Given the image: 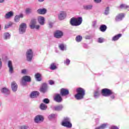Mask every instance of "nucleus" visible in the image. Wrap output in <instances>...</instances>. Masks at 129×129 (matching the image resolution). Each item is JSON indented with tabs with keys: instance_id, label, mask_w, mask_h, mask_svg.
I'll list each match as a JSON object with an SVG mask.
<instances>
[{
	"instance_id": "nucleus-1",
	"label": "nucleus",
	"mask_w": 129,
	"mask_h": 129,
	"mask_svg": "<svg viewBox=\"0 0 129 129\" xmlns=\"http://www.w3.org/2000/svg\"><path fill=\"white\" fill-rule=\"evenodd\" d=\"M101 94L102 96H104L105 97H109L110 96V99L111 100H113V99H115V96H116V94L112 91V90H110L107 88H104L101 90Z\"/></svg>"
},
{
	"instance_id": "nucleus-2",
	"label": "nucleus",
	"mask_w": 129,
	"mask_h": 129,
	"mask_svg": "<svg viewBox=\"0 0 129 129\" xmlns=\"http://www.w3.org/2000/svg\"><path fill=\"white\" fill-rule=\"evenodd\" d=\"M77 93L75 95V97L77 100H81L83 99L84 95H85V90L82 88H79L77 89Z\"/></svg>"
},
{
	"instance_id": "nucleus-3",
	"label": "nucleus",
	"mask_w": 129,
	"mask_h": 129,
	"mask_svg": "<svg viewBox=\"0 0 129 129\" xmlns=\"http://www.w3.org/2000/svg\"><path fill=\"white\" fill-rule=\"evenodd\" d=\"M61 125L68 127V128H71L72 127V123H71V120L69 117H64L61 121Z\"/></svg>"
},
{
	"instance_id": "nucleus-4",
	"label": "nucleus",
	"mask_w": 129,
	"mask_h": 129,
	"mask_svg": "<svg viewBox=\"0 0 129 129\" xmlns=\"http://www.w3.org/2000/svg\"><path fill=\"white\" fill-rule=\"evenodd\" d=\"M70 24L71 26L77 27V26H80L81 24H82V17H79L78 18H73L71 19Z\"/></svg>"
},
{
	"instance_id": "nucleus-5",
	"label": "nucleus",
	"mask_w": 129,
	"mask_h": 129,
	"mask_svg": "<svg viewBox=\"0 0 129 129\" xmlns=\"http://www.w3.org/2000/svg\"><path fill=\"white\" fill-rule=\"evenodd\" d=\"M27 60L28 62H31L34 56V51L32 49H28L26 52Z\"/></svg>"
},
{
	"instance_id": "nucleus-6",
	"label": "nucleus",
	"mask_w": 129,
	"mask_h": 129,
	"mask_svg": "<svg viewBox=\"0 0 129 129\" xmlns=\"http://www.w3.org/2000/svg\"><path fill=\"white\" fill-rule=\"evenodd\" d=\"M29 26L32 30H34V29H35L36 30H39L40 27V25H37V21H36V19L31 20Z\"/></svg>"
},
{
	"instance_id": "nucleus-7",
	"label": "nucleus",
	"mask_w": 129,
	"mask_h": 129,
	"mask_svg": "<svg viewBox=\"0 0 129 129\" xmlns=\"http://www.w3.org/2000/svg\"><path fill=\"white\" fill-rule=\"evenodd\" d=\"M27 30V24L25 23H21L19 26V32L20 35H23L26 33Z\"/></svg>"
},
{
	"instance_id": "nucleus-8",
	"label": "nucleus",
	"mask_w": 129,
	"mask_h": 129,
	"mask_svg": "<svg viewBox=\"0 0 129 129\" xmlns=\"http://www.w3.org/2000/svg\"><path fill=\"white\" fill-rule=\"evenodd\" d=\"M27 82H31V77L29 76H24L22 79L21 85L22 86H26Z\"/></svg>"
},
{
	"instance_id": "nucleus-9",
	"label": "nucleus",
	"mask_w": 129,
	"mask_h": 129,
	"mask_svg": "<svg viewBox=\"0 0 129 129\" xmlns=\"http://www.w3.org/2000/svg\"><path fill=\"white\" fill-rule=\"evenodd\" d=\"M44 121V117L42 115H37L34 118V122L35 123H41Z\"/></svg>"
},
{
	"instance_id": "nucleus-10",
	"label": "nucleus",
	"mask_w": 129,
	"mask_h": 129,
	"mask_svg": "<svg viewBox=\"0 0 129 129\" xmlns=\"http://www.w3.org/2000/svg\"><path fill=\"white\" fill-rule=\"evenodd\" d=\"M67 16V14L65 11H60L59 13L58 14V18L60 21H63V20H65L66 17Z\"/></svg>"
},
{
	"instance_id": "nucleus-11",
	"label": "nucleus",
	"mask_w": 129,
	"mask_h": 129,
	"mask_svg": "<svg viewBox=\"0 0 129 129\" xmlns=\"http://www.w3.org/2000/svg\"><path fill=\"white\" fill-rule=\"evenodd\" d=\"M54 100L56 101V102L60 103L63 101V98H62V97H61L60 94H56L54 97Z\"/></svg>"
},
{
	"instance_id": "nucleus-12",
	"label": "nucleus",
	"mask_w": 129,
	"mask_h": 129,
	"mask_svg": "<svg viewBox=\"0 0 129 129\" xmlns=\"http://www.w3.org/2000/svg\"><path fill=\"white\" fill-rule=\"evenodd\" d=\"M63 32L60 30H56L54 33V37L55 38H57V39L62 38V37H63Z\"/></svg>"
},
{
	"instance_id": "nucleus-13",
	"label": "nucleus",
	"mask_w": 129,
	"mask_h": 129,
	"mask_svg": "<svg viewBox=\"0 0 129 129\" xmlns=\"http://www.w3.org/2000/svg\"><path fill=\"white\" fill-rule=\"evenodd\" d=\"M8 67L9 68V72L11 74L14 73V67H13V62L11 60H9L8 62Z\"/></svg>"
},
{
	"instance_id": "nucleus-14",
	"label": "nucleus",
	"mask_w": 129,
	"mask_h": 129,
	"mask_svg": "<svg viewBox=\"0 0 129 129\" xmlns=\"http://www.w3.org/2000/svg\"><path fill=\"white\" fill-rule=\"evenodd\" d=\"M14 13L13 11H10L7 12L5 15V18L6 20H9V19H11V18H13L14 17Z\"/></svg>"
},
{
	"instance_id": "nucleus-15",
	"label": "nucleus",
	"mask_w": 129,
	"mask_h": 129,
	"mask_svg": "<svg viewBox=\"0 0 129 129\" xmlns=\"http://www.w3.org/2000/svg\"><path fill=\"white\" fill-rule=\"evenodd\" d=\"M69 94V90L67 89L62 88L60 90V95L61 96H66Z\"/></svg>"
},
{
	"instance_id": "nucleus-16",
	"label": "nucleus",
	"mask_w": 129,
	"mask_h": 129,
	"mask_svg": "<svg viewBox=\"0 0 129 129\" xmlns=\"http://www.w3.org/2000/svg\"><path fill=\"white\" fill-rule=\"evenodd\" d=\"M40 94V92L37 91H34L32 92L30 95V97L31 98H36V97H38Z\"/></svg>"
},
{
	"instance_id": "nucleus-17",
	"label": "nucleus",
	"mask_w": 129,
	"mask_h": 129,
	"mask_svg": "<svg viewBox=\"0 0 129 129\" xmlns=\"http://www.w3.org/2000/svg\"><path fill=\"white\" fill-rule=\"evenodd\" d=\"M11 88L13 92H17V90H18V84L16 82L14 81L11 83Z\"/></svg>"
},
{
	"instance_id": "nucleus-18",
	"label": "nucleus",
	"mask_w": 129,
	"mask_h": 129,
	"mask_svg": "<svg viewBox=\"0 0 129 129\" xmlns=\"http://www.w3.org/2000/svg\"><path fill=\"white\" fill-rule=\"evenodd\" d=\"M123 18H124V14L120 13L116 16L115 20L116 22H119V21H121Z\"/></svg>"
},
{
	"instance_id": "nucleus-19",
	"label": "nucleus",
	"mask_w": 129,
	"mask_h": 129,
	"mask_svg": "<svg viewBox=\"0 0 129 129\" xmlns=\"http://www.w3.org/2000/svg\"><path fill=\"white\" fill-rule=\"evenodd\" d=\"M40 92H42V93H45L46 91H47V84H43L40 88Z\"/></svg>"
},
{
	"instance_id": "nucleus-20",
	"label": "nucleus",
	"mask_w": 129,
	"mask_h": 129,
	"mask_svg": "<svg viewBox=\"0 0 129 129\" xmlns=\"http://www.w3.org/2000/svg\"><path fill=\"white\" fill-rule=\"evenodd\" d=\"M37 13L39 15H45L47 13V10L45 8L39 9L37 10Z\"/></svg>"
},
{
	"instance_id": "nucleus-21",
	"label": "nucleus",
	"mask_w": 129,
	"mask_h": 129,
	"mask_svg": "<svg viewBox=\"0 0 129 129\" xmlns=\"http://www.w3.org/2000/svg\"><path fill=\"white\" fill-rule=\"evenodd\" d=\"M38 21L40 25H41V26H43L45 24V18L44 17L42 16H39L38 17Z\"/></svg>"
},
{
	"instance_id": "nucleus-22",
	"label": "nucleus",
	"mask_w": 129,
	"mask_h": 129,
	"mask_svg": "<svg viewBox=\"0 0 129 129\" xmlns=\"http://www.w3.org/2000/svg\"><path fill=\"white\" fill-rule=\"evenodd\" d=\"M21 18H24V15H23L22 14H20L19 15L15 16L14 18V21L15 22V23H18L20 22V19H21Z\"/></svg>"
},
{
	"instance_id": "nucleus-23",
	"label": "nucleus",
	"mask_w": 129,
	"mask_h": 129,
	"mask_svg": "<svg viewBox=\"0 0 129 129\" xmlns=\"http://www.w3.org/2000/svg\"><path fill=\"white\" fill-rule=\"evenodd\" d=\"M63 105H59L53 107V110H55V111H61L62 109H63Z\"/></svg>"
},
{
	"instance_id": "nucleus-24",
	"label": "nucleus",
	"mask_w": 129,
	"mask_h": 129,
	"mask_svg": "<svg viewBox=\"0 0 129 129\" xmlns=\"http://www.w3.org/2000/svg\"><path fill=\"white\" fill-rule=\"evenodd\" d=\"M119 8L121 9V10H127V11H129V6L126 5V4H120Z\"/></svg>"
},
{
	"instance_id": "nucleus-25",
	"label": "nucleus",
	"mask_w": 129,
	"mask_h": 129,
	"mask_svg": "<svg viewBox=\"0 0 129 129\" xmlns=\"http://www.w3.org/2000/svg\"><path fill=\"white\" fill-rule=\"evenodd\" d=\"M1 92H2V93H4V94H6L7 95L10 94V90L7 88H2L1 89Z\"/></svg>"
},
{
	"instance_id": "nucleus-26",
	"label": "nucleus",
	"mask_w": 129,
	"mask_h": 129,
	"mask_svg": "<svg viewBox=\"0 0 129 129\" xmlns=\"http://www.w3.org/2000/svg\"><path fill=\"white\" fill-rule=\"evenodd\" d=\"M50 70H56V69H58V67H57L56 63L53 62L51 63L50 66Z\"/></svg>"
},
{
	"instance_id": "nucleus-27",
	"label": "nucleus",
	"mask_w": 129,
	"mask_h": 129,
	"mask_svg": "<svg viewBox=\"0 0 129 129\" xmlns=\"http://www.w3.org/2000/svg\"><path fill=\"white\" fill-rule=\"evenodd\" d=\"M39 108L41 110H46L48 108V106H47L46 104L41 103L39 106Z\"/></svg>"
},
{
	"instance_id": "nucleus-28",
	"label": "nucleus",
	"mask_w": 129,
	"mask_h": 129,
	"mask_svg": "<svg viewBox=\"0 0 129 129\" xmlns=\"http://www.w3.org/2000/svg\"><path fill=\"white\" fill-rule=\"evenodd\" d=\"M84 10H87L88 11H90L93 8V6L92 5H85L83 7Z\"/></svg>"
},
{
	"instance_id": "nucleus-29",
	"label": "nucleus",
	"mask_w": 129,
	"mask_h": 129,
	"mask_svg": "<svg viewBox=\"0 0 129 129\" xmlns=\"http://www.w3.org/2000/svg\"><path fill=\"white\" fill-rule=\"evenodd\" d=\"M120 37H121V34H119L113 37L112 40L114 41H117V40H118V39H119L120 38Z\"/></svg>"
},
{
	"instance_id": "nucleus-30",
	"label": "nucleus",
	"mask_w": 129,
	"mask_h": 129,
	"mask_svg": "<svg viewBox=\"0 0 129 129\" xmlns=\"http://www.w3.org/2000/svg\"><path fill=\"white\" fill-rule=\"evenodd\" d=\"M106 29H107V27L105 25H102L100 27V30L101 32H105V31H106Z\"/></svg>"
},
{
	"instance_id": "nucleus-31",
	"label": "nucleus",
	"mask_w": 129,
	"mask_h": 129,
	"mask_svg": "<svg viewBox=\"0 0 129 129\" xmlns=\"http://www.w3.org/2000/svg\"><path fill=\"white\" fill-rule=\"evenodd\" d=\"M4 37L5 40H8V39H10L11 38V34L8 32H6L4 34Z\"/></svg>"
},
{
	"instance_id": "nucleus-32",
	"label": "nucleus",
	"mask_w": 129,
	"mask_h": 129,
	"mask_svg": "<svg viewBox=\"0 0 129 129\" xmlns=\"http://www.w3.org/2000/svg\"><path fill=\"white\" fill-rule=\"evenodd\" d=\"M58 47L61 50V51H64V50H66V47H65V44L61 43L59 44Z\"/></svg>"
},
{
	"instance_id": "nucleus-33",
	"label": "nucleus",
	"mask_w": 129,
	"mask_h": 129,
	"mask_svg": "<svg viewBox=\"0 0 129 129\" xmlns=\"http://www.w3.org/2000/svg\"><path fill=\"white\" fill-rule=\"evenodd\" d=\"M35 78L37 81H41L42 79L41 78V74L37 73L35 74Z\"/></svg>"
},
{
	"instance_id": "nucleus-34",
	"label": "nucleus",
	"mask_w": 129,
	"mask_h": 129,
	"mask_svg": "<svg viewBox=\"0 0 129 129\" xmlns=\"http://www.w3.org/2000/svg\"><path fill=\"white\" fill-rule=\"evenodd\" d=\"M76 41L78 43H79V42H81L82 41V36L80 35H78L76 37Z\"/></svg>"
},
{
	"instance_id": "nucleus-35",
	"label": "nucleus",
	"mask_w": 129,
	"mask_h": 129,
	"mask_svg": "<svg viewBox=\"0 0 129 129\" xmlns=\"http://www.w3.org/2000/svg\"><path fill=\"white\" fill-rule=\"evenodd\" d=\"M25 13L26 15H29V14H31L32 13V9L27 8L25 10Z\"/></svg>"
},
{
	"instance_id": "nucleus-36",
	"label": "nucleus",
	"mask_w": 129,
	"mask_h": 129,
	"mask_svg": "<svg viewBox=\"0 0 129 129\" xmlns=\"http://www.w3.org/2000/svg\"><path fill=\"white\" fill-rule=\"evenodd\" d=\"M99 95H100V94L99 93V92L96 91L94 93V96L95 98H98L99 97Z\"/></svg>"
},
{
	"instance_id": "nucleus-37",
	"label": "nucleus",
	"mask_w": 129,
	"mask_h": 129,
	"mask_svg": "<svg viewBox=\"0 0 129 129\" xmlns=\"http://www.w3.org/2000/svg\"><path fill=\"white\" fill-rule=\"evenodd\" d=\"M55 117H57V114H51L49 115V119H53V118H55Z\"/></svg>"
},
{
	"instance_id": "nucleus-38",
	"label": "nucleus",
	"mask_w": 129,
	"mask_h": 129,
	"mask_svg": "<svg viewBox=\"0 0 129 129\" xmlns=\"http://www.w3.org/2000/svg\"><path fill=\"white\" fill-rule=\"evenodd\" d=\"M109 14V7H108L105 10L104 15H105L106 16H107V15H108Z\"/></svg>"
},
{
	"instance_id": "nucleus-39",
	"label": "nucleus",
	"mask_w": 129,
	"mask_h": 129,
	"mask_svg": "<svg viewBox=\"0 0 129 129\" xmlns=\"http://www.w3.org/2000/svg\"><path fill=\"white\" fill-rule=\"evenodd\" d=\"M107 123H103L100 126V127L101 128V129H104V128H106V126H107Z\"/></svg>"
},
{
	"instance_id": "nucleus-40",
	"label": "nucleus",
	"mask_w": 129,
	"mask_h": 129,
	"mask_svg": "<svg viewBox=\"0 0 129 129\" xmlns=\"http://www.w3.org/2000/svg\"><path fill=\"white\" fill-rule=\"evenodd\" d=\"M98 43H103L104 42V39L103 38H99L98 39Z\"/></svg>"
},
{
	"instance_id": "nucleus-41",
	"label": "nucleus",
	"mask_w": 129,
	"mask_h": 129,
	"mask_svg": "<svg viewBox=\"0 0 129 129\" xmlns=\"http://www.w3.org/2000/svg\"><path fill=\"white\" fill-rule=\"evenodd\" d=\"M20 129H29V126H28V125L21 126Z\"/></svg>"
},
{
	"instance_id": "nucleus-42",
	"label": "nucleus",
	"mask_w": 129,
	"mask_h": 129,
	"mask_svg": "<svg viewBox=\"0 0 129 129\" xmlns=\"http://www.w3.org/2000/svg\"><path fill=\"white\" fill-rule=\"evenodd\" d=\"M64 64H66V65H69L70 64V60H69V59H67L64 61Z\"/></svg>"
},
{
	"instance_id": "nucleus-43",
	"label": "nucleus",
	"mask_w": 129,
	"mask_h": 129,
	"mask_svg": "<svg viewBox=\"0 0 129 129\" xmlns=\"http://www.w3.org/2000/svg\"><path fill=\"white\" fill-rule=\"evenodd\" d=\"M96 24H97L96 21H93L92 23V27H93V28H95V27H96Z\"/></svg>"
},
{
	"instance_id": "nucleus-44",
	"label": "nucleus",
	"mask_w": 129,
	"mask_h": 129,
	"mask_svg": "<svg viewBox=\"0 0 129 129\" xmlns=\"http://www.w3.org/2000/svg\"><path fill=\"white\" fill-rule=\"evenodd\" d=\"M49 84H50V85H54L55 84V82L52 80H50L49 81Z\"/></svg>"
},
{
	"instance_id": "nucleus-45",
	"label": "nucleus",
	"mask_w": 129,
	"mask_h": 129,
	"mask_svg": "<svg viewBox=\"0 0 129 129\" xmlns=\"http://www.w3.org/2000/svg\"><path fill=\"white\" fill-rule=\"evenodd\" d=\"M43 102L44 103H45L46 104H48V103H49V99L45 98L43 100Z\"/></svg>"
},
{
	"instance_id": "nucleus-46",
	"label": "nucleus",
	"mask_w": 129,
	"mask_h": 129,
	"mask_svg": "<svg viewBox=\"0 0 129 129\" xmlns=\"http://www.w3.org/2000/svg\"><path fill=\"white\" fill-rule=\"evenodd\" d=\"M10 27H12V24L11 23H9V24L5 25V29H9Z\"/></svg>"
},
{
	"instance_id": "nucleus-47",
	"label": "nucleus",
	"mask_w": 129,
	"mask_h": 129,
	"mask_svg": "<svg viewBox=\"0 0 129 129\" xmlns=\"http://www.w3.org/2000/svg\"><path fill=\"white\" fill-rule=\"evenodd\" d=\"M21 73L22 74H26L27 73V70L23 69L21 71Z\"/></svg>"
},
{
	"instance_id": "nucleus-48",
	"label": "nucleus",
	"mask_w": 129,
	"mask_h": 129,
	"mask_svg": "<svg viewBox=\"0 0 129 129\" xmlns=\"http://www.w3.org/2000/svg\"><path fill=\"white\" fill-rule=\"evenodd\" d=\"M94 2L96 4H99V3H101V0H94Z\"/></svg>"
},
{
	"instance_id": "nucleus-49",
	"label": "nucleus",
	"mask_w": 129,
	"mask_h": 129,
	"mask_svg": "<svg viewBox=\"0 0 129 129\" xmlns=\"http://www.w3.org/2000/svg\"><path fill=\"white\" fill-rule=\"evenodd\" d=\"M3 67V61H2V58H0V69Z\"/></svg>"
},
{
	"instance_id": "nucleus-50",
	"label": "nucleus",
	"mask_w": 129,
	"mask_h": 129,
	"mask_svg": "<svg viewBox=\"0 0 129 129\" xmlns=\"http://www.w3.org/2000/svg\"><path fill=\"white\" fill-rule=\"evenodd\" d=\"M53 27V23L50 22L49 23V28H52Z\"/></svg>"
},
{
	"instance_id": "nucleus-51",
	"label": "nucleus",
	"mask_w": 129,
	"mask_h": 129,
	"mask_svg": "<svg viewBox=\"0 0 129 129\" xmlns=\"http://www.w3.org/2000/svg\"><path fill=\"white\" fill-rule=\"evenodd\" d=\"M6 2V0H0V4H3Z\"/></svg>"
},
{
	"instance_id": "nucleus-52",
	"label": "nucleus",
	"mask_w": 129,
	"mask_h": 129,
	"mask_svg": "<svg viewBox=\"0 0 129 129\" xmlns=\"http://www.w3.org/2000/svg\"><path fill=\"white\" fill-rule=\"evenodd\" d=\"M44 1H45V0H38V2H39V3H42V2H44Z\"/></svg>"
},
{
	"instance_id": "nucleus-53",
	"label": "nucleus",
	"mask_w": 129,
	"mask_h": 129,
	"mask_svg": "<svg viewBox=\"0 0 129 129\" xmlns=\"http://www.w3.org/2000/svg\"><path fill=\"white\" fill-rule=\"evenodd\" d=\"M95 129H101V128H100V126H99L98 127H96Z\"/></svg>"
},
{
	"instance_id": "nucleus-54",
	"label": "nucleus",
	"mask_w": 129,
	"mask_h": 129,
	"mask_svg": "<svg viewBox=\"0 0 129 129\" xmlns=\"http://www.w3.org/2000/svg\"><path fill=\"white\" fill-rule=\"evenodd\" d=\"M86 39H90V37L89 36H86Z\"/></svg>"
},
{
	"instance_id": "nucleus-55",
	"label": "nucleus",
	"mask_w": 129,
	"mask_h": 129,
	"mask_svg": "<svg viewBox=\"0 0 129 129\" xmlns=\"http://www.w3.org/2000/svg\"><path fill=\"white\" fill-rule=\"evenodd\" d=\"M0 30H1V24H0Z\"/></svg>"
}]
</instances>
